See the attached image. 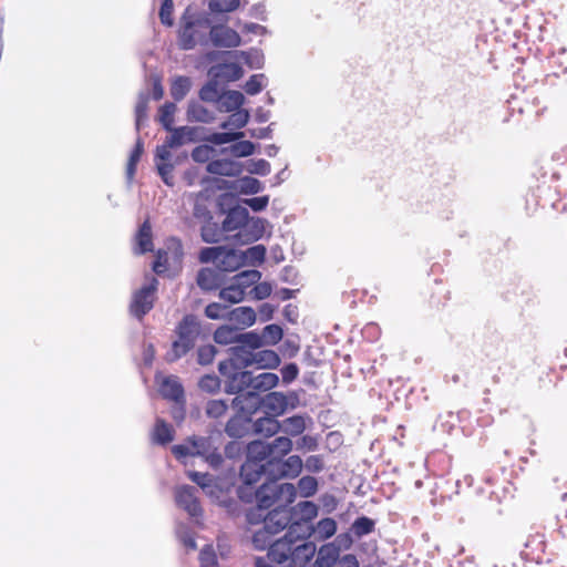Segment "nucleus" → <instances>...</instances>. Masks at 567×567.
Masks as SVG:
<instances>
[{
  "label": "nucleus",
  "mask_w": 567,
  "mask_h": 567,
  "mask_svg": "<svg viewBox=\"0 0 567 567\" xmlns=\"http://www.w3.org/2000/svg\"><path fill=\"white\" fill-rule=\"evenodd\" d=\"M306 539L286 533L270 546L268 557L281 567H316L317 547L315 543Z\"/></svg>",
  "instance_id": "1"
},
{
  "label": "nucleus",
  "mask_w": 567,
  "mask_h": 567,
  "mask_svg": "<svg viewBox=\"0 0 567 567\" xmlns=\"http://www.w3.org/2000/svg\"><path fill=\"white\" fill-rule=\"evenodd\" d=\"M210 19L203 13H185L178 29V45L192 50L209 43Z\"/></svg>",
  "instance_id": "2"
},
{
  "label": "nucleus",
  "mask_w": 567,
  "mask_h": 567,
  "mask_svg": "<svg viewBox=\"0 0 567 567\" xmlns=\"http://www.w3.org/2000/svg\"><path fill=\"white\" fill-rule=\"evenodd\" d=\"M172 453L184 465L189 463V458L202 457L212 467H218L223 462V456L218 449L213 445L210 439L190 437L182 444L174 445Z\"/></svg>",
  "instance_id": "3"
},
{
  "label": "nucleus",
  "mask_w": 567,
  "mask_h": 567,
  "mask_svg": "<svg viewBox=\"0 0 567 567\" xmlns=\"http://www.w3.org/2000/svg\"><path fill=\"white\" fill-rule=\"evenodd\" d=\"M234 408L252 414L259 406H262L274 416L284 414L289 406V396L281 392H270L260 398L255 392L237 395L233 400Z\"/></svg>",
  "instance_id": "4"
},
{
  "label": "nucleus",
  "mask_w": 567,
  "mask_h": 567,
  "mask_svg": "<svg viewBox=\"0 0 567 567\" xmlns=\"http://www.w3.org/2000/svg\"><path fill=\"white\" fill-rule=\"evenodd\" d=\"M296 486L291 483H278L276 480L264 483L256 492L260 509L286 507L296 498Z\"/></svg>",
  "instance_id": "5"
},
{
  "label": "nucleus",
  "mask_w": 567,
  "mask_h": 567,
  "mask_svg": "<svg viewBox=\"0 0 567 567\" xmlns=\"http://www.w3.org/2000/svg\"><path fill=\"white\" fill-rule=\"evenodd\" d=\"M199 332L200 323L197 318L192 315L184 317L176 329L177 339L166 353V360L173 362L185 355L194 347Z\"/></svg>",
  "instance_id": "6"
},
{
  "label": "nucleus",
  "mask_w": 567,
  "mask_h": 567,
  "mask_svg": "<svg viewBox=\"0 0 567 567\" xmlns=\"http://www.w3.org/2000/svg\"><path fill=\"white\" fill-rule=\"evenodd\" d=\"M290 511L292 518L296 519L290 524L287 533L297 538H308L312 534L311 520L318 515V506L310 501H302Z\"/></svg>",
  "instance_id": "7"
},
{
  "label": "nucleus",
  "mask_w": 567,
  "mask_h": 567,
  "mask_svg": "<svg viewBox=\"0 0 567 567\" xmlns=\"http://www.w3.org/2000/svg\"><path fill=\"white\" fill-rule=\"evenodd\" d=\"M157 285V279L151 277L147 279V282L133 295L130 308L134 317L142 318L153 308Z\"/></svg>",
  "instance_id": "8"
},
{
  "label": "nucleus",
  "mask_w": 567,
  "mask_h": 567,
  "mask_svg": "<svg viewBox=\"0 0 567 567\" xmlns=\"http://www.w3.org/2000/svg\"><path fill=\"white\" fill-rule=\"evenodd\" d=\"M209 42L216 48H236L240 45L241 38L236 30L228 25L210 24Z\"/></svg>",
  "instance_id": "9"
},
{
  "label": "nucleus",
  "mask_w": 567,
  "mask_h": 567,
  "mask_svg": "<svg viewBox=\"0 0 567 567\" xmlns=\"http://www.w3.org/2000/svg\"><path fill=\"white\" fill-rule=\"evenodd\" d=\"M196 488L189 485H182L175 489V502L178 507L183 508L190 517L202 515V507L196 496Z\"/></svg>",
  "instance_id": "10"
},
{
  "label": "nucleus",
  "mask_w": 567,
  "mask_h": 567,
  "mask_svg": "<svg viewBox=\"0 0 567 567\" xmlns=\"http://www.w3.org/2000/svg\"><path fill=\"white\" fill-rule=\"evenodd\" d=\"M302 470V460L298 455H291L286 461L268 462V474L275 478L296 477Z\"/></svg>",
  "instance_id": "11"
},
{
  "label": "nucleus",
  "mask_w": 567,
  "mask_h": 567,
  "mask_svg": "<svg viewBox=\"0 0 567 567\" xmlns=\"http://www.w3.org/2000/svg\"><path fill=\"white\" fill-rule=\"evenodd\" d=\"M291 511L286 507L274 508L264 519V525L275 534L284 530L286 527L289 528L292 523Z\"/></svg>",
  "instance_id": "12"
},
{
  "label": "nucleus",
  "mask_w": 567,
  "mask_h": 567,
  "mask_svg": "<svg viewBox=\"0 0 567 567\" xmlns=\"http://www.w3.org/2000/svg\"><path fill=\"white\" fill-rule=\"evenodd\" d=\"M206 171L213 175L236 177L243 172V164L230 158H218L210 161Z\"/></svg>",
  "instance_id": "13"
},
{
  "label": "nucleus",
  "mask_w": 567,
  "mask_h": 567,
  "mask_svg": "<svg viewBox=\"0 0 567 567\" xmlns=\"http://www.w3.org/2000/svg\"><path fill=\"white\" fill-rule=\"evenodd\" d=\"M187 476L196 483L207 496L212 498L219 497L221 491L212 475L196 471H187Z\"/></svg>",
  "instance_id": "14"
},
{
  "label": "nucleus",
  "mask_w": 567,
  "mask_h": 567,
  "mask_svg": "<svg viewBox=\"0 0 567 567\" xmlns=\"http://www.w3.org/2000/svg\"><path fill=\"white\" fill-rule=\"evenodd\" d=\"M227 320L243 330L256 322V312L251 307H238L227 312Z\"/></svg>",
  "instance_id": "15"
},
{
  "label": "nucleus",
  "mask_w": 567,
  "mask_h": 567,
  "mask_svg": "<svg viewBox=\"0 0 567 567\" xmlns=\"http://www.w3.org/2000/svg\"><path fill=\"white\" fill-rule=\"evenodd\" d=\"M267 225L268 223L266 219L259 217H248L243 225V230L239 236H245L246 243L256 241L264 236Z\"/></svg>",
  "instance_id": "16"
},
{
  "label": "nucleus",
  "mask_w": 567,
  "mask_h": 567,
  "mask_svg": "<svg viewBox=\"0 0 567 567\" xmlns=\"http://www.w3.org/2000/svg\"><path fill=\"white\" fill-rule=\"evenodd\" d=\"M186 120L188 122L208 124L215 120V113L199 101L192 100L187 105Z\"/></svg>",
  "instance_id": "17"
},
{
  "label": "nucleus",
  "mask_w": 567,
  "mask_h": 567,
  "mask_svg": "<svg viewBox=\"0 0 567 567\" xmlns=\"http://www.w3.org/2000/svg\"><path fill=\"white\" fill-rule=\"evenodd\" d=\"M244 266L243 254L240 250L228 249L223 247V254H220L217 267L220 271H236Z\"/></svg>",
  "instance_id": "18"
},
{
  "label": "nucleus",
  "mask_w": 567,
  "mask_h": 567,
  "mask_svg": "<svg viewBox=\"0 0 567 567\" xmlns=\"http://www.w3.org/2000/svg\"><path fill=\"white\" fill-rule=\"evenodd\" d=\"M264 473H268V462L262 464L254 460H247L241 466L240 477L246 485H252L259 481Z\"/></svg>",
  "instance_id": "19"
},
{
  "label": "nucleus",
  "mask_w": 567,
  "mask_h": 567,
  "mask_svg": "<svg viewBox=\"0 0 567 567\" xmlns=\"http://www.w3.org/2000/svg\"><path fill=\"white\" fill-rule=\"evenodd\" d=\"M196 281L202 290L210 291L219 288L223 276L219 270L206 267L198 271Z\"/></svg>",
  "instance_id": "20"
},
{
  "label": "nucleus",
  "mask_w": 567,
  "mask_h": 567,
  "mask_svg": "<svg viewBox=\"0 0 567 567\" xmlns=\"http://www.w3.org/2000/svg\"><path fill=\"white\" fill-rule=\"evenodd\" d=\"M240 414L235 415L231 417L225 427V432L230 436L235 439L243 437L248 431H249V424L250 420L248 415L249 413L243 412L238 410Z\"/></svg>",
  "instance_id": "21"
},
{
  "label": "nucleus",
  "mask_w": 567,
  "mask_h": 567,
  "mask_svg": "<svg viewBox=\"0 0 567 567\" xmlns=\"http://www.w3.org/2000/svg\"><path fill=\"white\" fill-rule=\"evenodd\" d=\"M161 394L169 400L178 401L183 398V388L176 377H157Z\"/></svg>",
  "instance_id": "22"
},
{
  "label": "nucleus",
  "mask_w": 567,
  "mask_h": 567,
  "mask_svg": "<svg viewBox=\"0 0 567 567\" xmlns=\"http://www.w3.org/2000/svg\"><path fill=\"white\" fill-rule=\"evenodd\" d=\"M171 135L166 138L169 141L171 146H182L186 143L196 141L198 130L193 126H179L167 130Z\"/></svg>",
  "instance_id": "23"
},
{
  "label": "nucleus",
  "mask_w": 567,
  "mask_h": 567,
  "mask_svg": "<svg viewBox=\"0 0 567 567\" xmlns=\"http://www.w3.org/2000/svg\"><path fill=\"white\" fill-rule=\"evenodd\" d=\"M252 373L249 371L235 372L226 383V392L236 394L246 389H251Z\"/></svg>",
  "instance_id": "24"
},
{
  "label": "nucleus",
  "mask_w": 567,
  "mask_h": 567,
  "mask_svg": "<svg viewBox=\"0 0 567 567\" xmlns=\"http://www.w3.org/2000/svg\"><path fill=\"white\" fill-rule=\"evenodd\" d=\"M245 96L239 91H227L218 97V109L221 112L233 113L241 110Z\"/></svg>",
  "instance_id": "25"
},
{
  "label": "nucleus",
  "mask_w": 567,
  "mask_h": 567,
  "mask_svg": "<svg viewBox=\"0 0 567 567\" xmlns=\"http://www.w3.org/2000/svg\"><path fill=\"white\" fill-rule=\"evenodd\" d=\"M252 365L259 369H276L280 365V357L274 350H260L251 357Z\"/></svg>",
  "instance_id": "26"
},
{
  "label": "nucleus",
  "mask_w": 567,
  "mask_h": 567,
  "mask_svg": "<svg viewBox=\"0 0 567 567\" xmlns=\"http://www.w3.org/2000/svg\"><path fill=\"white\" fill-rule=\"evenodd\" d=\"M340 549L334 544L323 545L315 559L316 567H331L339 558Z\"/></svg>",
  "instance_id": "27"
},
{
  "label": "nucleus",
  "mask_w": 567,
  "mask_h": 567,
  "mask_svg": "<svg viewBox=\"0 0 567 567\" xmlns=\"http://www.w3.org/2000/svg\"><path fill=\"white\" fill-rule=\"evenodd\" d=\"M279 383V377L272 372H262L258 375H252L251 392L269 391L276 388Z\"/></svg>",
  "instance_id": "28"
},
{
  "label": "nucleus",
  "mask_w": 567,
  "mask_h": 567,
  "mask_svg": "<svg viewBox=\"0 0 567 567\" xmlns=\"http://www.w3.org/2000/svg\"><path fill=\"white\" fill-rule=\"evenodd\" d=\"M248 218V210L244 207H236L230 209V212L227 214L224 223L223 228L226 231L235 230L244 225V223Z\"/></svg>",
  "instance_id": "29"
},
{
  "label": "nucleus",
  "mask_w": 567,
  "mask_h": 567,
  "mask_svg": "<svg viewBox=\"0 0 567 567\" xmlns=\"http://www.w3.org/2000/svg\"><path fill=\"white\" fill-rule=\"evenodd\" d=\"M247 460H254L258 463L271 460L269 443L261 441L250 442L247 446Z\"/></svg>",
  "instance_id": "30"
},
{
  "label": "nucleus",
  "mask_w": 567,
  "mask_h": 567,
  "mask_svg": "<svg viewBox=\"0 0 567 567\" xmlns=\"http://www.w3.org/2000/svg\"><path fill=\"white\" fill-rule=\"evenodd\" d=\"M280 430V422L274 416L260 417L254 423V431L264 436H272Z\"/></svg>",
  "instance_id": "31"
},
{
  "label": "nucleus",
  "mask_w": 567,
  "mask_h": 567,
  "mask_svg": "<svg viewBox=\"0 0 567 567\" xmlns=\"http://www.w3.org/2000/svg\"><path fill=\"white\" fill-rule=\"evenodd\" d=\"M239 329L235 326H221L214 333V340L219 344H231L238 343L239 341Z\"/></svg>",
  "instance_id": "32"
},
{
  "label": "nucleus",
  "mask_w": 567,
  "mask_h": 567,
  "mask_svg": "<svg viewBox=\"0 0 567 567\" xmlns=\"http://www.w3.org/2000/svg\"><path fill=\"white\" fill-rule=\"evenodd\" d=\"M251 357H254V351L246 349V347L239 346L230 349V359L239 370L252 365Z\"/></svg>",
  "instance_id": "33"
},
{
  "label": "nucleus",
  "mask_w": 567,
  "mask_h": 567,
  "mask_svg": "<svg viewBox=\"0 0 567 567\" xmlns=\"http://www.w3.org/2000/svg\"><path fill=\"white\" fill-rule=\"evenodd\" d=\"M280 430L291 436L300 435L306 430V419L301 415H293L280 423Z\"/></svg>",
  "instance_id": "34"
},
{
  "label": "nucleus",
  "mask_w": 567,
  "mask_h": 567,
  "mask_svg": "<svg viewBox=\"0 0 567 567\" xmlns=\"http://www.w3.org/2000/svg\"><path fill=\"white\" fill-rule=\"evenodd\" d=\"M249 117L250 115L247 110H238L233 112L219 127L223 130H240L247 125Z\"/></svg>",
  "instance_id": "35"
},
{
  "label": "nucleus",
  "mask_w": 567,
  "mask_h": 567,
  "mask_svg": "<svg viewBox=\"0 0 567 567\" xmlns=\"http://www.w3.org/2000/svg\"><path fill=\"white\" fill-rule=\"evenodd\" d=\"M271 460L277 462L280 457L287 455L292 449V442L287 436H279L269 443Z\"/></svg>",
  "instance_id": "36"
},
{
  "label": "nucleus",
  "mask_w": 567,
  "mask_h": 567,
  "mask_svg": "<svg viewBox=\"0 0 567 567\" xmlns=\"http://www.w3.org/2000/svg\"><path fill=\"white\" fill-rule=\"evenodd\" d=\"M174 439L173 427L161 419H157L154 431L153 440L158 444H167Z\"/></svg>",
  "instance_id": "37"
},
{
  "label": "nucleus",
  "mask_w": 567,
  "mask_h": 567,
  "mask_svg": "<svg viewBox=\"0 0 567 567\" xmlns=\"http://www.w3.org/2000/svg\"><path fill=\"white\" fill-rule=\"evenodd\" d=\"M137 250L141 254L151 251L153 248L152 244V228L150 223L146 220L141 226L136 236Z\"/></svg>",
  "instance_id": "38"
},
{
  "label": "nucleus",
  "mask_w": 567,
  "mask_h": 567,
  "mask_svg": "<svg viewBox=\"0 0 567 567\" xmlns=\"http://www.w3.org/2000/svg\"><path fill=\"white\" fill-rule=\"evenodd\" d=\"M261 278V274L258 270H245L233 277L234 282L241 288L245 292L246 290L256 285Z\"/></svg>",
  "instance_id": "39"
},
{
  "label": "nucleus",
  "mask_w": 567,
  "mask_h": 567,
  "mask_svg": "<svg viewBox=\"0 0 567 567\" xmlns=\"http://www.w3.org/2000/svg\"><path fill=\"white\" fill-rule=\"evenodd\" d=\"M337 530V523L333 518L327 517L320 519L316 527L312 526V533L317 535L319 539H328L334 535Z\"/></svg>",
  "instance_id": "40"
},
{
  "label": "nucleus",
  "mask_w": 567,
  "mask_h": 567,
  "mask_svg": "<svg viewBox=\"0 0 567 567\" xmlns=\"http://www.w3.org/2000/svg\"><path fill=\"white\" fill-rule=\"evenodd\" d=\"M212 13H231L240 7V0H207Z\"/></svg>",
  "instance_id": "41"
},
{
  "label": "nucleus",
  "mask_w": 567,
  "mask_h": 567,
  "mask_svg": "<svg viewBox=\"0 0 567 567\" xmlns=\"http://www.w3.org/2000/svg\"><path fill=\"white\" fill-rule=\"evenodd\" d=\"M245 293L231 279V282L219 291V298L230 303H238L244 300Z\"/></svg>",
  "instance_id": "42"
},
{
  "label": "nucleus",
  "mask_w": 567,
  "mask_h": 567,
  "mask_svg": "<svg viewBox=\"0 0 567 567\" xmlns=\"http://www.w3.org/2000/svg\"><path fill=\"white\" fill-rule=\"evenodd\" d=\"M216 76L226 79L227 81H236L243 76V69L237 63H224L216 68Z\"/></svg>",
  "instance_id": "43"
},
{
  "label": "nucleus",
  "mask_w": 567,
  "mask_h": 567,
  "mask_svg": "<svg viewBox=\"0 0 567 567\" xmlns=\"http://www.w3.org/2000/svg\"><path fill=\"white\" fill-rule=\"evenodd\" d=\"M241 254H243L244 265L245 264H249L252 266L260 265L265 260L266 248L262 245H256V246L248 248L245 251H241Z\"/></svg>",
  "instance_id": "44"
},
{
  "label": "nucleus",
  "mask_w": 567,
  "mask_h": 567,
  "mask_svg": "<svg viewBox=\"0 0 567 567\" xmlns=\"http://www.w3.org/2000/svg\"><path fill=\"white\" fill-rule=\"evenodd\" d=\"M190 90V80L186 76H177L173 80L171 94L174 100H183Z\"/></svg>",
  "instance_id": "45"
},
{
  "label": "nucleus",
  "mask_w": 567,
  "mask_h": 567,
  "mask_svg": "<svg viewBox=\"0 0 567 567\" xmlns=\"http://www.w3.org/2000/svg\"><path fill=\"white\" fill-rule=\"evenodd\" d=\"M245 136V133L241 131L238 132H218L213 133L207 137V141L214 145H224L235 141H239Z\"/></svg>",
  "instance_id": "46"
},
{
  "label": "nucleus",
  "mask_w": 567,
  "mask_h": 567,
  "mask_svg": "<svg viewBox=\"0 0 567 567\" xmlns=\"http://www.w3.org/2000/svg\"><path fill=\"white\" fill-rule=\"evenodd\" d=\"M237 189L243 194L254 195L262 190V184L257 178L245 176L237 181Z\"/></svg>",
  "instance_id": "47"
},
{
  "label": "nucleus",
  "mask_w": 567,
  "mask_h": 567,
  "mask_svg": "<svg viewBox=\"0 0 567 567\" xmlns=\"http://www.w3.org/2000/svg\"><path fill=\"white\" fill-rule=\"evenodd\" d=\"M176 110L177 106L175 103L167 102L158 111V121L166 131L172 130Z\"/></svg>",
  "instance_id": "48"
},
{
  "label": "nucleus",
  "mask_w": 567,
  "mask_h": 567,
  "mask_svg": "<svg viewBox=\"0 0 567 567\" xmlns=\"http://www.w3.org/2000/svg\"><path fill=\"white\" fill-rule=\"evenodd\" d=\"M189 197L194 199V210L193 215L195 218L199 220H208L212 218L210 212L208 210L204 198L203 193H198L196 195L190 194Z\"/></svg>",
  "instance_id": "49"
},
{
  "label": "nucleus",
  "mask_w": 567,
  "mask_h": 567,
  "mask_svg": "<svg viewBox=\"0 0 567 567\" xmlns=\"http://www.w3.org/2000/svg\"><path fill=\"white\" fill-rule=\"evenodd\" d=\"M229 152L234 156L237 157H247L254 154L255 152V144L250 141H239L233 145H230L228 148H224L221 152Z\"/></svg>",
  "instance_id": "50"
},
{
  "label": "nucleus",
  "mask_w": 567,
  "mask_h": 567,
  "mask_svg": "<svg viewBox=\"0 0 567 567\" xmlns=\"http://www.w3.org/2000/svg\"><path fill=\"white\" fill-rule=\"evenodd\" d=\"M318 489V481L313 476H303L298 481V491L301 497L313 496Z\"/></svg>",
  "instance_id": "51"
},
{
  "label": "nucleus",
  "mask_w": 567,
  "mask_h": 567,
  "mask_svg": "<svg viewBox=\"0 0 567 567\" xmlns=\"http://www.w3.org/2000/svg\"><path fill=\"white\" fill-rule=\"evenodd\" d=\"M144 145L141 138L136 141V145L131 152L127 167H126V176L131 181L136 172V165L141 159V156L143 154Z\"/></svg>",
  "instance_id": "52"
},
{
  "label": "nucleus",
  "mask_w": 567,
  "mask_h": 567,
  "mask_svg": "<svg viewBox=\"0 0 567 567\" xmlns=\"http://www.w3.org/2000/svg\"><path fill=\"white\" fill-rule=\"evenodd\" d=\"M282 329L278 324H268L264 328L261 337L264 338V346H275L282 338Z\"/></svg>",
  "instance_id": "53"
},
{
  "label": "nucleus",
  "mask_w": 567,
  "mask_h": 567,
  "mask_svg": "<svg viewBox=\"0 0 567 567\" xmlns=\"http://www.w3.org/2000/svg\"><path fill=\"white\" fill-rule=\"evenodd\" d=\"M276 535L271 533L265 525L258 530L254 533L252 544L257 549H265L268 545L269 547L274 544L271 543L272 536Z\"/></svg>",
  "instance_id": "54"
},
{
  "label": "nucleus",
  "mask_w": 567,
  "mask_h": 567,
  "mask_svg": "<svg viewBox=\"0 0 567 567\" xmlns=\"http://www.w3.org/2000/svg\"><path fill=\"white\" fill-rule=\"evenodd\" d=\"M238 343H241L243 347H249L250 349H259L264 347V338L255 331L240 332Z\"/></svg>",
  "instance_id": "55"
},
{
  "label": "nucleus",
  "mask_w": 567,
  "mask_h": 567,
  "mask_svg": "<svg viewBox=\"0 0 567 567\" xmlns=\"http://www.w3.org/2000/svg\"><path fill=\"white\" fill-rule=\"evenodd\" d=\"M266 84H267V79L264 74H254L246 82L244 89L247 94L256 95L264 89V86Z\"/></svg>",
  "instance_id": "56"
},
{
  "label": "nucleus",
  "mask_w": 567,
  "mask_h": 567,
  "mask_svg": "<svg viewBox=\"0 0 567 567\" xmlns=\"http://www.w3.org/2000/svg\"><path fill=\"white\" fill-rule=\"evenodd\" d=\"M246 171L249 174L266 176L270 173V164L266 159H250L247 164Z\"/></svg>",
  "instance_id": "57"
},
{
  "label": "nucleus",
  "mask_w": 567,
  "mask_h": 567,
  "mask_svg": "<svg viewBox=\"0 0 567 567\" xmlns=\"http://www.w3.org/2000/svg\"><path fill=\"white\" fill-rule=\"evenodd\" d=\"M216 151L208 145H199L192 152V158L197 163H209Z\"/></svg>",
  "instance_id": "58"
},
{
  "label": "nucleus",
  "mask_w": 567,
  "mask_h": 567,
  "mask_svg": "<svg viewBox=\"0 0 567 567\" xmlns=\"http://www.w3.org/2000/svg\"><path fill=\"white\" fill-rule=\"evenodd\" d=\"M227 411V403L224 400H210L206 405V414L209 417L218 419Z\"/></svg>",
  "instance_id": "59"
},
{
  "label": "nucleus",
  "mask_w": 567,
  "mask_h": 567,
  "mask_svg": "<svg viewBox=\"0 0 567 567\" xmlns=\"http://www.w3.org/2000/svg\"><path fill=\"white\" fill-rule=\"evenodd\" d=\"M228 308L218 302H212L206 306L205 315L207 318L217 320V319H227Z\"/></svg>",
  "instance_id": "60"
},
{
  "label": "nucleus",
  "mask_w": 567,
  "mask_h": 567,
  "mask_svg": "<svg viewBox=\"0 0 567 567\" xmlns=\"http://www.w3.org/2000/svg\"><path fill=\"white\" fill-rule=\"evenodd\" d=\"M156 165V168H157V172L162 178V181L167 185V186H173L174 185V176H173V169H174V165L172 164V162H158V163H155Z\"/></svg>",
  "instance_id": "61"
},
{
  "label": "nucleus",
  "mask_w": 567,
  "mask_h": 567,
  "mask_svg": "<svg viewBox=\"0 0 567 567\" xmlns=\"http://www.w3.org/2000/svg\"><path fill=\"white\" fill-rule=\"evenodd\" d=\"M373 522L368 517H360L354 520L352 524V532L358 536L361 537L363 535H367L372 532L373 529Z\"/></svg>",
  "instance_id": "62"
},
{
  "label": "nucleus",
  "mask_w": 567,
  "mask_h": 567,
  "mask_svg": "<svg viewBox=\"0 0 567 567\" xmlns=\"http://www.w3.org/2000/svg\"><path fill=\"white\" fill-rule=\"evenodd\" d=\"M216 348L212 344L202 346L197 350V361L202 365H207L213 362L216 355Z\"/></svg>",
  "instance_id": "63"
},
{
  "label": "nucleus",
  "mask_w": 567,
  "mask_h": 567,
  "mask_svg": "<svg viewBox=\"0 0 567 567\" xmlns=\"http://www.w3.org/2000/svg\"><path fill=\"white\" fill-rule=\"evenodd\" d=\"M200 567H217L216 555L212 546H205L199 554Z\"/></svg>",
  "instance_id": "64"
}]
</instances>
